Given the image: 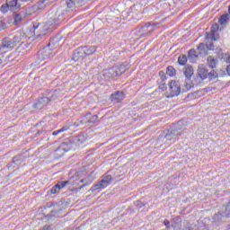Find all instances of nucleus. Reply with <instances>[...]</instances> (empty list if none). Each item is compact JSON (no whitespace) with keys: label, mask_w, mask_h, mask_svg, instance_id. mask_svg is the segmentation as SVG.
Returning a JSON list of instances; mask_svg holds the SVG:
<instances>
[{"label":"nucleus","mask_w":230,"mask_h":230,"mask_svg":"<svg viewBox=\"0 0 230 230\" xmlns=\"http://www.w3.org/2000/svg\"><path fill=\"white\" fill-rule=\"evenodd\" d=\"M172 227H173L175 229V226H173V225H172Z\"/></svg>","instance_id":"47"},{"label":"nucleus","mask_w":230,"mask_h":230,"mask_svg":"<svg viewBox=\"0 0 230 230\" xmlns=\"http://www.w3.org/2000/svg\"><path fill=\"white\" fill-rule=\"evenodd\" d=\"M48 103H49V97L48 96L40 97L34 103V109H44V107H46Z\"/></svg>","instance_id":"8"},{"label":"nucleus","mask_w":230,"mask_h":230,"mask_svg":"<svg viewBox=\"0 0 230 230\" xmlns=\"http://www.w3.org/2000/svg\"><path fill=\"white\" fill-rule=\"evenodd\" d=\"M59 94H60V92H59L58 90H55V91H53V92H50V93L48 94L47 98H49V102H53V101H55L57 98H58V96H60Z\"/></svg>","instance_id":"17"},{"label":"nucleus","mask_w":230,"mask_h":230,"mask_svg":"<svg viewBox=\"0 0 230 230\" xmlns=\"http://www.w3.org/2000/svg\"><path fill=\"white\" fill-rule=\"evenodd\" d=\"M87 3V0H75V8H80V6H84Z\"/></svg>","instance_id":"28"},{"label":"nucleus","mask_w":230,"mask_h":230,"mask_svg":"<svg viewBox=\"0 0 230 230\" xmlns=\"http://www.w3.org/2000/svg\"><path fill=\"white\" fill-rule=\"evenodd\" d=\"M137 206H145V205H143V203H141L140 201H137Z\"/></svg>","instance_id":"44"},{"label":"nucleus","mask_w":230,"mask_h":230,"mask_svg":"<svg viewBox=\"0 0 230 230\" xmlns=\"http://www.w3.org/2000/svg\"><path fill=\"white\" fill-rule=\"evenodd\" d=\"M66 4L67 8H75V6H76V2L73 0H66Z\"/></svg>","instance_id":"27"},{"label":"nucleus","mask_w":230,"mask_h":230,"mask_svg":"<svg viewBox=\"0 0 230 230\" xmlns=\"http://www.w3.org/2000/svg\"><path fill=\"white\" fill-rule=\"evenodd\" d=\"M208 78H209V80H217V78H218V75L215 70H212L208 73Z\"/></svg>","instance_id":"25"},{"label":"nucleus","mask_w":230,"mask_h":230,"mask_svg":"<svg viewBox=\"0 0 230 230\" xmlns=\"http://www.w3.org/2000/svg\"><path fill=\"white\" fill-rule=\"evenodd\" d=\"M21 4L22 3H28V1H30V0H18Z\"/></svg>","instance_id":"42"},{"label":"nucleus","mask_w":230,"mask_h":230,"mask_svg":"<svg viewBox=\"0 0 230 230\" xmlns=\"http://www.w3.org/2000/svg\"><path fill=\"white\" fill-rule=\"evenodd\" d=\"M87 138H85V136L84 135H78L76 137H73V143L75 145V146H82L84 141H86Z\"/></svg>","instance_id":"13"},{"label":"nucleus","mask_w":230,"mask_h":230,"mask_svg":"<svg viewBox=\"0 0 230 230\" xmlns=\"http://www.w3.org/2000/svg\"><path fill=\"white\" fill-rule=\"evenodd\" d=\"M183 75L186 78L185 84H184V88L183 91H190L191 87H193V83L191 82V76L194 75V70L193 66H186L183 70Z\"/></svg>","instance_id":"3"},{"label":"nucleus","mask_w":230,"mask_h":230,"mask_svg":"<svg viewBox=\"0 0 230 230\" xmlns=\"http://www.w3.org/2000/svg\"><path fill=\"white\" fill-rule=\"evenodd\" d=\"M159 89H161L162 91L166 90V84H162L159 86Z\"/></svg>","instance_id":"37"},{"label":"nucleus","mask_w":230,"mask_h":230,"mask_svg":"<svg viewBox=\"0 0 230 230\" xmlns=\"http://www.w3.org/2000/svg\"><path fill=\"white\" fill-rule=\"evenodd\" d=\"M111 99L113 103H119V102L125 100V93H123V92H117L111 95Z\"/></svg>","instance_id":"12"},{"label":"nucleus","mask_w":230,"mask_h":230,"mask_svg":"<svg viewBox=\"0 0 230 230\" xmlns=\"http://www.w3.org/2000/svg\"><path fill=\"white\" fill-rule=\"evenodd\" d=\"M112 181L111 175L103 176L102 181H98L95 185L92 187V191H96V190H105L111 181Z\"/></svg>","instance_id":"4"},{"label":"nucleus","mask_w":230,"mask_h":230,"mask_svg":"<svg viewBox=\"0 0 230 230\" xmlns=\"http://www.w3.org/2000/svg\"><path fill=\"white\" fill-rule=\"evenodd\" d=\"M225 215L226 218H230V202L226 207Z\"/></svg>","instance_id":"29"},{"label":"nucleus","mask_w":230,"mask_h":230,"mask_svg":"<svg viewBox=\"0 0 230 230\" xmlns=\"http://www.w3.org/2000/svg\"><path fill=\"white\" fill-rule=\"evenodd\" d=\"M71 150V145H67V143H62L58 148V152H69Z\"/></svg>","instance_id":"19"},{"label":"nucleus","mask_w":230,"mask_h":230,"mask_svg":"<svg viewBox=\"0 0 230 230\" xmlns=\"http://www.w3.org/2000/svg\"><path fill=\"white\" fill-rule=\"evenodd\" d=\"M218 24L212 25L211 32L207 34V40H217L218 35L217 34V31H218Z\"/></svg>","instance_id":"9"},{"label":"nucleus","mask_w":230,"mask_h":230,"mask_svg":"<svg viewBox=\"0 0 230 230\" xmlns=\"http://www.w3.org/2000/svg\"><path fill=\"white\" fill-rule=\"evenodd\" d=\"M49 55H51L50 50H42L40 52L39 57L40 60H46L47 58H49Z\"/></svg>","instance_id":"20"},{"label":"nucleus","mask_w":230,"mask_h":230,"mask_svg":"<svg viewBox=\"0 0 230 230\" xmlns=\"http://www.w3.org/2000/svg\"><path fill=\"white\" fill-rule=\"evenodd\" d=\"M19 164H21V161H18L17 157H14L13 159L12 166L15 168V166H19Z\"/></svg>","instance_id":"30"},{"label":"nucleus","mask_w":230,"mask_h":230,"mask_svg":"<svg viewBox=\"0 0 230 230\" xmlns=\"http://www.w3.org/2000/svg\"><path fill=\"white\" fill-rule=\"evenodd\" d=\"M13 24H19V22H21V21H22V15L19 14V13H13Z\"/></svg>","instance_id":"22"},{"label":"nucleus","mask_w":230,"mask_h":230,"mask_svg":"<svg viewBox=\"0 0 230 230\" xmlns=\"http://www.w3.org/2000/svg\"><path fill=\"white\" fill-rule=\"evenodd\" d=\"M3 55H4L1 50H0V64H2L3 60L1 58H3Z\"/></svg>","instance_id":"39"},{"label":"nucleus","mask_w":230,"mask_h":230,"mask_svg":"<svg viewBox=\"0 0 230 230\" xmlns=\"http://www.w3.org/2000/svg\"><path fill=\"white\" fill-rule=\"evenodd\" d=\"M207 62H208V66L211 67V69H215V67H217V65L218 64V61L211 56H209L207 58Z\"/></svg>","instance_id":"15"},{"label":"nucleus","mask_w":230,"mask_h":230,"mask_svg":"<svg viewBox=\"0 0 230 230\" xmlns=\"http://www.w3.org/2000/svg\"><path fill=\"white\" fill-rule=\"evenodd\" d=\"M197 51H195V49L189 50L188 59L190 62H197Z\"/></svg>","instance_id":"16"},{"label":"nucleus","mask_w":230,"mask_h":230,"mask_svg":"<svg viewBox=\"0 0 230 230\" xmlns=\"http://www.w3.org/2000/svg\"><path fill=\"white\" fill-rule=\"evenodd\" d=\"M189 230H201L200 227H199V226L194 225L193 226H190Z\"/></svg>","instance_id":"33"},{"label":"nucleus","mask_w":230,"mask_h":230,"mask_svg":"<svg viewBox=\"0 0 230 230\" xmlns=\"http://www.w3.org/2000/svg\"><path fill=\"white\" fill-rule=\"evenodd\" d=\"M8 10H10V5L8 4V2L6 1V4H4L0 7V11L2 13H7Z\"/></svg>","instance_id":"24"},{"label":"nucleus","mask_w":230,"mask_h":230,"mask_svg":"<svg viewBox=\"0 0 230 230\" xmlns=\"http://www.w3.org/2000/svg\"><path fill=\"white\" fill-rule=\"evenodd\" d=\"M205 46H206V45H204V43H200V44L198 46V49H199V51H202V49H204Z\"/></svg>","instance_id":"34"},{"label":"nucleus","mask_w":230,"mask_h":230,"mask_svg":"<svg viewBox=\"0 0 230 230\" xmlns=\"http://www.w3.org/2000/svg\"><path fill=\"white\" fill-rule=\"evenodd\" d=\"M10 10H19L22 4L19 0H7Z\"/></svg>","instance_id":"14"},{"label":"nucleus","mask_w":230,"mask_h":230,"mask_svg":"<svg viewBox=\"0 0 230 230\" xmlns=\"http://www.w3.org/2000/svg\"><path fill=\"white\" fill-rule=\"evenodd\" d=\"M171 96H179L181 94V84L176 81H172L169 84Z\"/></svg>","instance_id":"6"},{"label":"nucleus","mask_w":230,"mask_h":230,"mask_svg":"<svg viewBox=\"0 0 230 230\" xmlns=\"http://www.w3.org/2000/svg\"><path fill=\"white\" fill-rule=\"evenodd\" d=\"M187 63H188V57H186V55H181L178 58V64L180 66H186Z\"/></svg>","instance_id":"21"},{"label":"nucleus","mask_w":230,"mask_h":230,"mask_svg":"<svg viewBox=\"0 0 230 230\" xmlns=\"http://www.w3.org/2000/svg\"><path fill=\"white\" fill-rule=\"evenodd\" d=\"M37 26L35 27V25L32 27V31H35V30H37Z\"/></svg>","instance_id":"45"},{"label":"nucleus","mask_w":230,"mask_h":230,"mask_svg":"<svg viewBox=\"0 0 230 230\" xmlns=\"http://www.w3.org/2000/svg\"><path fill=\"white\" fill-rule=\"evenodd\" d=\"M38 39H40V36H38Z\"/></svg>","instance_id":"48"},{"label":"nucleus","mask_w":230,"mask_h":230,"mask_svg":"<svg viewBox=\"0 0 230 230\" xmlns=\"http://www.w3.org/2000/svg\"><path fill=\"white\" fill-rule=\"evenodd\" d=\"M127 71V68L124 65L116 66L112 68L103 70L102 76L105 78H114V76H119V75H123Z\"/></svg>","instance_id":"2"},{"label":"nucleus","mask_w":230,"mask_h":230,"mask_svg":"<svg viewBox=\"0 0 230 230\" xmlns=\"http://www.w3.org/2000/svg\"><path fill=\"white\" fill-rule=\"evenodd\" d=\"M206 46H207L208 49H213V48H212L213 47V43L210 44V45L207 44Z\"/></svg>","instance_id":"40"},{"label":"nucleus","mask_w":230,"mask_h":230,"mask_svg":"<svg viewBox=\"0 0 230 230\" xmlns=\"http://www.w3.org/2000/svg\"><path fill=\"white\" fill-rule=\"evenodd\" d=\"M178 137H179L178 131H171L165 135V139H167V141H172V139H177Z\"/></svg>","instance_id":"18"},{"label":"nucleus","mask_w":230,"mask_h":230,"mask_svg":"<svg viewBox=\"0 0 230 230\" xmlns=\"http://www.w3.org/2000/svg\"><path fill=\"white\" fill-rule=\"evenodd\" d=\"M96 121H98V115H91V113H87L81 120V125H85V123H96Z\"/></svg>","instance_id":"10"},{"label":"nucleus","mask_w":230,"mask_h":230,"mask_svg":"<svg viewBox=\"0 0 230 230\" xmlns=\"http://www.w3.org/2000/svg\"><path fill=\"white\" fill-rule=\"evenodd\" d=\"M69 184V181H59L58 182L52 189L50 190L51 195H57V193L60 192V190L66 188Z\"/></svg>","instance_id":"7"},{"label":"nucleus","mask_w":230,"mask_h":230,"mask_svg":"<svg viewBox=\"0 0 230 230\" xmlns=\"http://www.w3.org/2000/svg\"><path fill=\"white\" fill-rule=\"evenodd\" d=\"M66 130H69V127L65 126V127H63L60 129H58L56 131L58 132V134H62V132H66Z\"/></svg>","instance_id":"31"},{"label":"nucleus","mask_w":230,"mask_h":230,"mask_svg":"<svg viewBox=\"0 0 230 230\" xmlns=\"http://www.w3.org/2000/svg\"><path fill=\"white\" fill-rule=\"evenodd\" d=\"M53 136H58V132L56 130L52 133Z\"/></svg>","instance_id":"43"},{"label":"nucleus","mask_w":230,"mask_h":230,"mask_svg":"<svg viewBox=\"0 0 230 230\" xmlns=\"http://www.w3.org/2000/svg\"><path fill=\"white\" fill-rule=\"evenodd\" d=\"M82 51L86 56L93 55V53H94V47H92V48H83Z\"/></svg>","instance_id":"23"},{"label":"nucleus","mask_w":230,"mask_h":230,"mask_svg":"<svg viewBox=\"0 0 230 230\" xmlns=\"http://www.w3.org/2000/svg\"><path fill=\"white\" fill-rule=\"evenodd\" d=\"M166 75L168 76H174L175 75V68L173 66H168L166 70Z\"/></svg>","instance_id":"26"},{"label":"nucleus","mask_w":230,"mask_h":230,"mask_svg":"<svg viewBox=\"0 0 230 230\" xmlns=\"http://www.w3.org/2000/svg\"><path fill=\"white\" fill-rule=\"evenodd\" d=\"M226 72H227V74L230 76V65L226 66Z\"/></svg>","instance_id":"41"},{"label":"nucleus","mask_w":230,"mask_h":230,"mask_svg":"<svg viewBox=\"0 0 230 230\" xmlns=\"http://www.w3.org/2000/svg\"><path fill=\"white\" fill-rule=\"evenodd\" d=\"M149 26H150V23H148V24L146 25V28H149Z\"/></svg>","instance_id":"46"},{"label":"nucleus","mask_w":230,"mask_h":230,"mask_svg":"<svg viewBox=\"0 0 230 230\" xmlns=\"http://www.w3.org/2000/svg\"><path fill=\"white\" fill-rule=\"evenodd\" d=\"M22 40V34L17 33L13 36V39L5 38L3 40L2 44H0V50L4 55V53H7L9 49H13L19 42Z\"/></svg>","instance_id":"1"},{"label":"nucleus","mask_w":230,"mask_h":230,"mask_svg":"<svg viewBox=\"0 0 230 230\" xmlns=\"http://www.w3.org/2000/svg\"><path fill=\"white\" fill-rule=\"evenodd\" d=\"M209 75V72H208V69H206V66L204 65H199L198 67V76L201 78V80H206Z\"/></svg>","instance_id":"11"},{"label":"nucleus","mask_w":230,"mask_h":230,"mask_svg":"<svg viewBox=\"0 0 230 230\" xmlns=\"http://www.w3.org/2000/svg\"><path fill=\"white\" fill-rule=\"evenodd\" d=\"M5 28H7L6 23L2 22V24H1V30H5Z\"/></svg>","instance_id":"36"},{"label":"nucleus","mask_w":230,"mask_h":230,"mask_svg":"<svg viewBox=\"0 0 230 230\" xmlns=\"http://www.w3.org/2000/svg\"><path fill=\"white\" fill-rule=\"evenodd\" d=\"M159 76H161L162 79L164 80V72H159Z\"/></svg>","instance_id":"38"},{"label":"nucleus","mask_w":230,"mask_h":230,"mask_svg":"<svg viewBox=\"0 0 230 230\" xmlns=\"http://www.w3.org/2000/svg\"><path fill=\"white\" fill-rule=\"evenodd\" d=\"M226 21H227V15H223V16H221V18L219 19L220 24H224V23L226 22Z\"/></svg>","instance_id":"32"},{"label":"nucleus","mask_w":230,"mask_h":230,"mask_svg":"<svg viewBox=\"0 0 230 230\" xmlns=\"http://www.w3.org/2000/svg\"><path fill=\"white\" fill-rule=\"evenodd\" d=\"M164 226L167 227V229H170V221H168L167 219H165V220L164 221Z\"/></svg>","instance_id":"35"},{"label":"nucleus","mask_w":230,"mask_h":230,"mask_svg":"<svg viewBox=\"0 0 230 230\" xmlns=\"http://www.w3.org/2000/svg\"><path fill=\"white\" fill-rule=\"evenodd\" d=\"M51 4V0H37L36 3L31 6V12H39L44 10L47 6Z\"/></svg>","instance_id":"5"}]
</instances>
